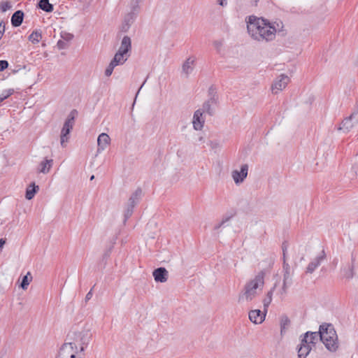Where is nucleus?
<instances>
[{
	"label": "nucleus",
	"mask_w": 358,
	"mask_h": 358,
	"mask_svg": "<svg viewBox=\"0 0 358 358\" xmlns=\"http://www.w3.org/2000/svg\"><path fill=\"white\" fill-rule=\"evenodd\" d=\"M14 93L13 89H8L3 90L0 94V103L4 101L6 99L8 98L10 95Z\"/></svg>",
	"instance_id": "nucleus-32"
},
{
	"label": "nucleus",
	"mask_w": 358,
	"mask_h": 358,
	"mask_svg": "<svg viewBox=\"0 0 358 358\" xmlns=\"http://www.w3.org/2000/svg\"><path fill=\"white\" fill-rule=\"evenodd\" d=\"M215 104V99L214 98H210L206 101H205L202 106L201 108L199 110H201L203 113H206L210 115H213L214 113V108L213 107Z\"/></svg>",
	"instance_id": "nucleus-17"
},
{
	"label": "nucleus",
	"mask_w": 358,
	"mask_h": 358,
	"mask_svg": "<svg viewBox=\"0 0 358 358\" xmlns=\"http://www.w3.org/2000/svg\"><path fill=\"white\" fill-rule=\"evenodd\" d=\"M311 345L301 341L298 349L299 358H306L311 350Z\"/></svg>",
	"instance_id": "nucleus-20"
},
{
	"label": "nucleus",
	"mask_w": 358,
	"mask_h": 358,
	"mask_svg": "<svg viewBox=\"0 0 358 358\" xmlns=\"http://www.w3.org/2000/svg\"><path fill=\"white\" fill-rule=\"evenodd\" d=\"M131 38L127 36H124L122 40L121 45L119 48L118 51L127 55V52L131 50Z\"/></svg>",
	"instance_id": "nucleus-21"
},
{
	"label": "nucleus",
	"mask_w": 358,
	"mask_h": 358,
	"mask_svg": "<svg viewBox=\"0 0 358 358\" xmlns=\"http://www.w3.org/2000/svg\"><path fill=\"white\" fill-rule=\"evenodd\" d=\"M110 138L106 133L99 134L97 138V152L101 153L110 144Z\"/></svg>",
	"instance_id": "nucleus-13"
},
{
	"label": "nucleus",
	"mask_w": 358,
	"mask_h": 358,
	"mask_svg": "<svg viewBox=\"0 0 358 358\" xmlns=\"http://www.w3.org/2000/svg\"><path fill=\"white\" fill-rule=\"evenodd\" d=\"M8 66V62L6 60H0V71H4Z\"/></svg>",
	"instance_id": "nucleus-39"
},
{
	"label": "nucleus",
	"mask_w": 358,
	"mask_h": 358,
	"mask_svg": "<svg viewBox=\"0 0 358 358\" xmlns=\"http://www.w3.org/2000/svg\"><path fill=\"white\" fill-rule=\"evenodd\" d=\"M155 280L159 282H165L168 279V271L165 268L160 267L155 269L152 273Z\"/></svg>",
	"instance_id": "nucleus-16"
},
{
	"label": "nucleus",
	"mask_w": 358,
	"mask_h": 358,
	"mask_svg": "<svg viewBox=\"0 0 358 358\" xmlns=\"http://www.w3.org/2000/svg\"><path fill=\"white\" fill-rule=\"evenodd\" d=\"M62 38L65 41H70L73 38V35L67 32H62L61 35Z\"/></svg>",
	"instance_id": "nucleus-36"
},
{
	"label": "nucleus",
	"mask_w": 358,
	"mask_h": 358,
	"mask_svg": "<svg viewBox=\"0 0 358 358\" xmlns=\"http://www.w3.org/2000/svg\"><path fill=\"white\" fill-rule=\"evenodd\" d=\"M355 172L358 173V164L355 166Z\"/></svg>",
	"instance_id": "nucleus-48"
},
{
	"label": "nucleus",
	"mask_w": 358,
	"mask_h": 358,
	"mask_svg": "<svg viewBox=\"0 0 358 358\" xmlns=\"http://www.w3.org/2000/svg\"><path fill=\"white\" fill-rule=\"evenodd\" d=\"M139 0H131V11L128 13L124 18V23H123V29L127 30L129 27L134 23L135 21L136 16L138 13L139 10V6H138Z\"/></svg>",
	"instance_id": "nucleus-6"
},
{
	"label": "nucleus",
	"mask_w": 358,
	"mask_h": 358,
	"mask_svg": "<svg viewBox=\"0 0 358 358\" xmlns=\"http://www.w3.org/2000/svg\"><path fill=\"white\" fill-rule=\"evenodd\" d=\"M325 259L324 251L322 250L320 255L314 258L306 267V272L312 273L321 264L322 262Z\"/></svg>",
	"instance_id": "nucleus-14"
},
{
	"label": "nucleus",
	"mask_w": 358,
	"mask_h": 358,
	"mask_svg": "<svg viewBox=\"0 0 358 358\" xmlns=\"http://www.w3.org/2000/svg\"><path fill=\"white\" fill-rule=\"evenodd\" d=\"M42 38L41 34L39 31H33L29 36V40L34 44L39 43Z\"/></svg>",
	"instance_id": "nucleus-29"
},
{
	"label": "nucleus",
	"mask_w": 358,
	"mask_h": 358,
	"mask_svg": "<svg viewBox=\"0 0 358 358\" xmlns=\"http://www.w3.org/2000/svg\"><path fill=\"white\" fill-rule=\"evenodd\" d=\"M71 343H65L60 348L57 358H83Z\"/></svg>",
	"instance_id": "nucleus-8"
},
{
	"label": "nucleus",
	"mask_w": 358,
	"mask_h": 358,
	"mask_svg": "<svg viewBox=\"0 0 358 358\" xmlns=\"http://www.w3.org/2000/svg\"><path fill=\"white\" fill-rule=\"evenodd\" d=\"M53 165V160L51 159H44L39 164L38 172L42 173H48L50 171Z\"/></svg>",
	"instance_id": "nucleus-19"
},
{
	"label": "nucleus",
	"mask_w": 358,
	"mask_h": 358,
	"mask_svg": "<svg viewBox=\"0 0 358 358\" xmlns=\"http://www.w3.org/2000/svg\"><path fill=\"white\" fill-rule=\"evenodd\" d=\"M272 296H273V289L270 290L266 296L263 300V304H264V312H267L268 307L271 304L272 301Z\"/></svg>",
	"instance_id": "nucleus-28"
},
{
	"label": "nucleus",
	"mask_w": 358,
	"mask_h": 358,
	"mask_svg": "<svg viewBox=\"0 0 358 358\" xmlns=\"http://www.w3.org/2000/svg\"><path fill=\"white\" fill-rule=\"evenodd\" d=\"M142 191L140 189H136L129 197L124 212V222H126L132 215L135 206L138 203L141 196Z\"/></svg>",
	"instance_id": "nucleus-5"
},
{
	"label": "nucleus",
	"mask_w": 358,
	"mask_h": 358,
	"mask_svg": "<svg viewBox=\"0 0 358 358\" xmlns=\"http://www.w3.org/2000/svg\"><path fill=\"white\" fill-rule=\"evenodd\" d=\"M115 66H117L115 65L112 62H110L105 71L106 76H107V77L110 76L111 74L113 73V69Z\"/></svg>",
	"instance_id": "nucleus-34"
},
{
	"label": "nucleus",
	"mask_w": 358,
	"mask_h": 358,
	"mask_svg": "<svg viewBox=\"0 0 358 358\" xmlns=\"http://www.w3.org/2000/svg\"><path fill=\"white\" fill-rule=\"evenodd\" d=\"M357 124L358 123L354 122L353 118H351V116L350 115L348 117L344 119V120L342 122L340 129H343L344 131L348 132Z\"/></svg>",
	"instance_id": "nucleus-25"
},
{
	"label": "nucleus",
	"mask_w": 358,
	"mask_h": 358,
	"mask_svg": "<svg viewBox=\"0 0 358 358\" xmlns=\"http://www.w3.org/2000/svg\"><path fill=\"white\" fill-rule=\"evenodd\" d=\"M198 141L200 143H204L205 142V138L203 136H200L199 138H198Z\"/></svg>",
	"instance_id": "nucleus-45"
},
{
	"label": "nucleus",
	"mask_w": 358,
	"mask_h": 358,
	"mask_svg": "<svg viewBox=\"0 0 358 358\" xmlns=\"http://www.w3.org/2000/svg\"><path fill=\"white\" fill-rule=\"evenodd\" d=\"M24 13L22 10L15 11L11 17V24L13 27L20 26L23 22Z\"/></svg>",
	"instance_id": "nucleus-22"
},
{
	"label": "nucleus",
	"mask_w": 358,
	"mask_h": 358,
	"mask_svg": "<svg viewBox=\"0 0 358 358\" xmlns=\"http://www.w3.org/2000/svg\"><path fill=\"white\" fill-rule=\"evenodd\" d=\"M355 123H358V101L356 102L353 111L350 115Z\"/></svg>",
	"instance_id": "nucleus-33"
},
{
	"label": "nucleus",
	"mask_w": 358,
	"mask_h": 358,
	"mask_svg": "<svg viewBox=\"0 0 358 358\" xmlns=\"http://www.w3.org/2000/svg\"><path fill=\"white\" fill-rule=\"evenodd\" d=\"M217 2L220 6L222 7H225L228 4V0H217Z\"/></svg>",
	"instance_id": "nucleus-43"
},
{
	"label": "nucleus",
	"mask_w": 358,
	"mask_h": 358,
	"mask_svg": "<svg viewBox=\"0 0 358 358\" xmlns=\"http://www.w3.org/2000/svg\"><path fill=\"white\" fill-rule=\"evenodd\" d=\"M290 324V320L287 316H282L280 319V331L281 334L286 330Z\"/></svg>",
	"instance_id": "nucleus-30"
},
{
	"label": "nucleus",
	"mask_w": 358,
	"mask_h": 358,
	"mask_svg": "<svg viewBox=\"0 0 358 358\" xmlns=\"http://www.w3.org/2000/svg\"><path fill=\"white\" fill-rule=\"evenodd\" d=\"M265 273L259 272L254 278L250 280L245 285L243 296L248 301H252L257 294L258 290H262L264 285Z\"/></svg>",
	"instance_id": "nucleus-3"
},
{
	"label": "nucleus",
	"mask_w": 358,
	"mask_h": 358,
	"mask_svg": "<svg viewBox=\"0 0 358 358\" xmlns=\"http://www.w3.org/2000/svg\"><path fill=\"white\" fill-rule=\"evenodd\" d=\"M127 57L126 54L117 51L111 62L116 66L122 65L127 60Z\"/></svg>",
	"instance_id": "nucleus-24"
},
{
	"label": "nucleus",
	"mask_w": 358,
	"mask_h": 358,
	"mask_svg": "<svg viewBox=\"0 0 358 358\" xmlns=\"http://www.w3.org/2000/svg\"><path fill=\"white\" fill-rule=\"evenodd\" d=\"M5 243H6V241L4 239H3V238L0 239V248H3Z\"/></svg>",
	"instance_id": "nucleus-46"
},
{
	"label": "nucleus",
	"mask_w": 358,
	"mask_h": 358,
	"mask_svg": "<svg viewBox=\"0 0 358 358\" xmlns=\"http://www.w3.org/2000/svg\"><path fill=\"white\" fill-rule=\"evenodd\" d=\"M213 45L217 51H220L221 48L222 47V43L217 41L213 43Z\"/></svg>",
	"instance_id": "nucleus-41"
},
{
	"label": "nucleus",
	"mask_w": 358,
	"mask_h": 358,
	"mask_svg": "<svg viewBox=\"0 0 358 358\" xmlns=\"http://www.w3.org/2000/svg\"><path fill=\"white\" fill-rule=\"evenodd\" d=\"M38 189V186L36 185L34 182L31 183L26 190L25 197L28 200H31L34 197L35 194Z\"/></svg>",
	"instance_id": "nucleus-26"
},
{
	"label": "nucleus",
	"mask_w": 358,
	"mask_h": 358,
	"mask_svg": "<svg viewBox=\"0 0 358 358\" xmlns=\"http://www.w3.org/2000/svg\"><path fill=\"white\" fill-rule=\"evenodd\" d=\"M319 338H320V331L319 332H306L304 334V336L301 339V341L312 345L315 344Z\"/></svg>",
	"instance_id": "nucleus-18"
},
{
	"label": "nucleus",
	"mask_w": 358,
	"mask_h": 358,
	"mask_svg": "<svg viewBox=\"0 0 358 358\" xmlns=\"http://www.w3.org/2000/svg\"><path fill=\"white\" fill-rule=\"evenodd\" d=\"M282 255H283V261H286V254L287 251V244L286 243H283L282 245Z\"/></svg>",
	"instance_id": "nucleus-40"
},
{
	"label": "nucleus",
	"mask_w": 358,
	"mask_h": 358,
	"mask_svg": "<svg viewBox=\"0 0 358 358\" xmlns=\"http://www.w3.org/2000/svg\"><path fill=\"white\" fill-rule=\"evenodd\" d=\"M76 110H72L69 115L67 119L65 120L63 127L61 131V134H69L71 131L73 129L75 122V115Z\"/></svg>",
	"instance_id": "nucleus-11"
},
{
	"label": "nucleus",
	"mask_w": 358,
	"mask_h": 358,
	"mask_svg": "<svg viewBox=\"0 0 358 358\" xmlns=\"http://www.w3.org/2000/svg\"><path fill=\"white\" fill-rule=\"evenodd\" d=\"M266 314L264 310L262 312L257 309L252 310L249 312V319L255 324H262L265 320Z\"/></svg>",
	"instance_id": "nucleus-15"
},
{
	"label": "nucleus",
	"mask_w": 358,
	"mask_h": 358,
	"mask_svg": "<svg viewBox=\"0 0 358 358\" xmlns=\"http://www.w3.org/2000/svg\"><path fill=\"white\" fill-rule=\"evenodd\" d=\"M250 38L259 43H268L275 38L277 33L284 31L281 21L270 22L267 19L250 15L245 19Z\"/></svg>",
	"instance_id": "nucleus-1"
},
{
	"label": "nucleus",
	"mask_w": 358,
	"mask_h": 358,
	"mask_svg": "<svg viewBox=\"0 0 358 358\" xmlns=\"http://www.w3.org/2000/svg\"><path fill=\"white\" fill-rule=\"evenodd\" d=\"M32 279V277L31 276V274L29 272L27 273L26 275H24L22 278V282H21V287L23 289H27L28 287V285H29V282H31Z\"/></svg>",
	"instance_id": "nucleus-31"
},
{
	"label": "nucleus",
	"mask_w": 358,
	"mask_h": 358,
	"mask_svg": "<svg viewBox=\"0 0 358 358\" xmlns=\"http://www.w3.org/2000/svg\"><path fill=\"white\" fill-rule=\"evenodd\" d=\"M320 339L326 348L331 352L338 348V336L334 327L329 324H324L320 327Z\"/></svg>",
	"instance_id": "nucleus-2"
},
{
	"label": "nucleus",
	"mask_w": 358,
	"mask_h": 358,
	"mask_svg": "<svg viewBox=\"0 0 358 358\" xmlns=\"http://www.w3.org/2000/svg\"><path fill=\"white\" fill-rule=\"evenodd\" d=\"M39 8L48 13H50L53 10V6L50 3L49 0H40L38 2Z\"/></svg>",
	"instance_id": "nucleus-27"
},
{
	"label": "nucleus",
	"mask_w": 358,
	"mask_h": 358,
	"mask_svg": "<svg viewBox=\"0 0 358 358\" xmlns=\"http://www.w3.org/2000/svg\"><path fill=\"white\" fill-rule=\"evenodd\" d=\"M0 8L3 12H6L11 8V5L8 1L2 2L0 5Z\"/></svg>",
	"instance_id": "nucleus-37"
},
{
	"label": "nucleus",
	"mask_w": 358,
	"mask_h": 358,
	"mask_svg": "<svg viewBox=\"0 0 358 358\" xmlns=\"http://www.w3.org/2000/svg\"><path fill=\"white\" fill-rule=\"evenodd\" d=\"M258 0H255V2H257Z\"/></svg>",
	"instance_id": "nucleus-52"
},
{
	"label": "nucleus",
	"mask_w": 358,
	"mask_h": 358,
	"mask_svg": "<svg viewBox=\"0 0 358 358\" xmlns=\"http://www.w3.org/2000/svg\"><path fill=\"white\" fill-rule=\"evenodd\" d=\"M290 82V78L285 74H280L278 76L273 82L271 90L272 94H278L284 89L286 88L289 83Z\"/></svg>",
	"instance_id": "nucleus-7"
},
{
	"label": "nucleus",
	"mask_w": 358,
	"mask_h": 358,
	"mask_svg": "<svg viewBox=\"0 0 358 358\" xmlns=\"http://www.w3.org/2000/svg\"><path fill=\"white\" fill-rule=\"evenodd\" d=\"M196 57L194 56L189 57L182 65V73L185 76H188L193 72L195 66Z\"/></svg>",
	"instance_id": "nucleus-12"
},
{
	"label": "nucleus",
	"mask_w": 358,
	"mask_h": 358,
	"mask_svg": "<svg viewBox=\"0 0 358 358\" xmlns=\"http://www.w3.org/2000/svg\"><path fill=\"white\" fill-rule=\"evenodd\" d=\"M217 145V143H213L212 141L210 142V145L212 147V148H215Z\"/></svg>",
	"instance_id": "nucleus-47"
},
{
	"label": "nucleus",
	"mask_w": 358,
	"mask_h": 358,
	"mask_svg": "<svg viewBox=\"0 0 358 358\" xmlns=\"http://www.w3.org/2000/svg\"><path fill=\"white\" fill-rule=\"evenodd\" d=\"M283 269L285 271L283 275V289L285 291L287 285L289 284L291 281L290 266L286 261H283Z\"/></svg>",
	"instance_id": "nucleus-23"
},
{
	"label": "nucleus",
	"mask_w": 358,
	"mask_h": 358,
	"mask_svg": "<svg viewBox=\"0 0 358 358\" xmlns=\"http://www.w3.org/2000/svg\"><path fill=\"white\" fill-rule=\"evenodd\" d=\"M94 176H92L91 178H90V180H94Z\"/></svg>",
	"instance_id": "nucleus-50"
},
{
	"label": "nucleus",
	"mask_w": 358,
	"mask_h": 358,
	"mask_svg": "<svg viewBox=\"0 0 358 358\" xmlns=\"http://www.w3.org/2000/svg\"><path fill=\"white\" fill-rule=\"evenodd\" d=\"M248 165L243 164L240 170H234L231 172V177L236 185L241 184L248 176Z\"/></svg>",
	"instance_id": "nucleus-9"
},
{
	"label": "nucleus",
	"mask_w": 358,
	"mask_h": 358,
	"mask_svg": "<svg viewBox=\"0 0 358 358\" xmlns=\"http://www.w3.org/2000/svg\"><path fill=\"white\" fill-rule=\"evenodd\" d=\"M71 341L67 343H71L73 348L78 350L80 355L83 356V351L87 345L89 344L92 337V334L88 330H83L79 332H74L72 335H69Z\"/></svg>",
	"instance_id": "nucleus-4"
},
{
	"label": "nucleus",
	"mask_w": 358,
	"mask_h": 358,
	"mask_svg": "<svg viewBox=\"0 0 358 358\" xmlns=\"http://www.w3.org/2000/svg\"><path fill=\"white\" fill-rule=\"evenodd\" d=\"M92 295H93L92 289H90L85 296V302H87L89 300H90L92 297Z\"/></svg>",
	"instance_id": "nucleus-42"
},
{
	"label": "nucleus",
	"mask_w": 358,
	"mask_h": 358,
	"mask_svg": "<svg viewBox=\"0 0 358 358\" xmlns=\"http://www.w3.org/2000/svg\"><path fill=\"white\" fill-rule=\"evenodd\" d=\"M348 278H351L353 276L352 268H351L350 272L345 275Z\"/></svg>",
	"instance_id": "nucleus-44"
},
{
	"label": "nucleus",
	"mask_w": 358,
	"mask_h": 358,
	"mask_svg": "<svg viewBox=\"0 0 358 358\" xmlns=\"http://www.w3.org/2000/svg\"><path fill=\"white\" fill-rule=\"evenodd\" d=\"M143 83H145V82H144ZM143 85H144V84H143L142 85H141V87H140V89L138 90V92H137V94H138V92H139L140 90L143 87Z\"/></svg>",
	"instance_id": "nucleus-49"
},
{
	"label": "nucleus",
	"mask_w": 358,
	"mask_h": 358,
	"mask_svg": "<svg viewBox=\"0 0 358 358\" xmlns=\"http://www.w3.org/2000/svg\"><path fill=\"white\" fill-rule=\"evenodd\" d=\"M225 221H222V223L217 227H220L222 224H223L224 223Z\"/></svg>",
	"instance_id": "nucleus-51"
},
{
	"label": "nucleus",
	"mask_w": 358,
	"mask_h": 358,
	"mask_svg": "<svg viewBox=\"0 0 358 358\" xmlns=\"http://www.w3.org/2000/svg\"><path fill=\"white\" fill-rule=\"evenodd\" d=\"M57 45L59 49H65L67 47L66 41L64 40H59Z\"/></svg>",
	"instance_id": "nucleus-38"
},
{
	"label": "nucleus",
	"mask_w": 358,
	"mask_h": 358,
	"mask_svg": "<svg viewBox=\"0 0 358 358\" xmlns=\"http://www.w3.org/2000/svg\"><path fill=\"white\" fill-rule=\"evenodd\" d=\"M205 123V118L201 110H196L193 115L192 125L193 128L196 131H201Z\"/></svg>",
	"instance_id": "nucleus-10"
},
{
	"label": "nucleus",
	"mask_w": 358,
	"mask_h": 358,
	"mask_svg": "<svg viewBox=\"0 0 358 358\" xmlns=\"http://www.w3.org/2000/svg\"><path fill=\"white\" fill-rule=\"evenodd\" d=\"M69 134H61L60 135V144L64 148L66 147V143L68 142L69 139Z\"/></svg>",
	"instance_id": "nucleus-35"
}]
</instances>
